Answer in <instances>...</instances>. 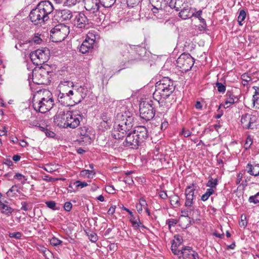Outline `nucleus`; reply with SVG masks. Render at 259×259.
Returning <instances> with one entry per match:
<instances>
[{"mask_svg": "<svg viewBox=\"0 0 259 259\" xmlns=\"http://www.w3.org/2000/svg\"><path fill=\"white\" fill-rule=\"evenodd\" d=\"M177 223V221L175 219H168L166 221V224L168 225L169 229H170L171 226H174Z\"/></svg>", "mask_w": 259, "mask_h": 259, "instance_id": "nucleus-58", "label": "nucleus"}, {"mask_svg": "<svg viewBox=\"0 0 259 259\" xmlns=\"http://www.w3.org/2000/svg\"><path fill=\"white\" fill-rule=\"evenodd\" d=\"M246 170L250 175L254 177L258 176L259 175V164H251L249 163L246 165Z\"/></svg>", "mask_w": 259, "mask_h": 259, "instance_id": "nucleus-23", "label": "nucleus"}, {"mask_svg": "<svg viewBox=\"0 0 259 259\" xmlns=\"http://www.w3.org/2000/svg\"><path fill=\"white\" fill-rule=\"evenodd\" d=\"M153 8H151V11L152 13L154 14L155 16L156 17H158V16H156V14H157L159 11H162V6H160V4L159 5H153Z\"/></svg>", "mask_w": 259, "mask_h": 259, "instance_id": "nucleus-46", "label": "nucleus"}, {"mask_svg": "<svg viewBox=\"0 0 259 259\" xmlns=\"http://www.w3.org/2000/svg\"><path fill=\"white\" fill-rule=\"evenodd\" d=\"M174 238L175 240L179 243L178 244H179V245L182 243L183 240L181 236L179 235H175Z\"/></svg>", "mask_w": 259, "mask_h": 259, "instance_id": "nucleus-62", "label": "nucleus"}, {"mask_svg": "<svg viewBox=\"0 0 259 259\" xmlns=\"http://www.w3.org/2000/svg\"><path fill=\"white\" fill-rule=\"evenodd\" d=\"M41 41V39L39 36H35L32 39L29 40V43H30L31 45L33 44H39Z\"/></svg>", "mask_w": 259, "mask_h": 259, "instance_id": "nucleus-53", "label": "nucleus"}, {"mask_svg": "<svg viewBox=\"0 0 259 259\" xmlns=\"http://www.w3.org/2000/svg\"><path fill=\"white\" fill-rule=\"evenodd\" d=\"M72 207V204L70 202H66L64 203V208L66 211H70Z\"/></svg>", "mask_w": 259, "mask_h": 259, "instance_id": "nucleus-57", "label": "nucleus"}, {"mask_svg": "<svg viewBox=\"0 0 259 259\" xmlns=\"http://www.w3.org/2000/svg\"><path fill=\"white\" fill-rule=\"evenodd\" d=\"M157 103L150 100L145 102L140 105V115L142 119L146 121L153 118L155 116V108Z\"/></svg>", "mask_w": 259, "mask_h": 259, "instance_id": "nucleus-8", "label": "nucleus"}, {"mask_svg": "<svg viewBox=\"0 0 259 259\" xmlns=\"http://www.w3.org/2000/svg\"><path fill=\"white\" fill-rule=\"evenodd\" d=\"M57 16L61 21L70 20L74 15L72 14L71 11L67 9L59 10L57 13Z\"/></svg>", "mask_w": 259, "mask_h": 259, "instance_id": "nucleus-21", "label": "nucleus"}, {"mask_svg": "<svg viewBox=\"0 0 259 259\" xmlns=\"http://www.w3.org/2000/svg\"><path fill=\"white\" fill-rule=\"evenodd\" d=\"M248 201L255 204H259V192L254 195L250 196L248 198Z\"/></svg>", "mask_w": 259, "mask_h": 259, "instance_id": "nucleus-42", "label": "nucleus"}, {"mask_svg": "<svg viewBox=\"0 0 259 259\" xmlns=\"http://www.w3.org/2000/svg\"><path fill=\"white\" fill-rule=\"evenodd\" d=\"M78 134L80 136L79 141L80 142H83L85 145L90 144L91 143L90 131L87 127H80Z\"/></svg>", "mask_w": 259, "mask_h": 259, "instance_id": "nucleus-16", "label": "nucleus"}, {"mask_svg": "<svg viewBox=\"0 0 259 259\" xmlns=\"http://www.w3.org/2000/svg\"><path fill=\"white\" fill-rule=\"evenodd\" d=\"M75 90L76 92L78 93L81 97V99L79 100L80 102L81 100L84 99L88 95L89 91L88 88L84 85H75Z\"/></svg>", "mask_w": 259, "mask_h": 259, "instance_id": "nucleus-27", "label": "nucleus"}, {"mask_svg": "<svg viewBox=\"0 0 259 259\" xmlns=\"http://www.w3.org/2000/svg\"><path fill=\"white\" fill-rule=\"evenodd\" d=\"M74 184L76 185V187H80V188H82L88 186V184L87 182H81L79 180L74 182Z\"/></svg>", "mask_w": 259, "mask_h": 259, "instance_id": "nucleus-50", "label": "nucleus"}, {"mask_svg": "<svg viewBox=\"0 0 259 259\" xmlns=\"http://www.w3.org/2000/svg\"><path fill=\"white\" fill-rule=\"evenodd\" d=\"M257 117L256 115L245 114L241 118L242 126L246 129H256Z\"/></svg>", "mask_w": 259, "mask_h": 259, "instance_id": "nucleus-13", "label": "nucleus"}, {"mask_svg": "<svg viewBox=\"0 0 259 259\" xmlns=\"http://www.w3.org/2000/svg\"><path fill=\"white\" fill-rule=\"evenodd\" d=\"M218 181L217 179H213V178H210L206 183V186L210 187L209 189H213V188H216V186L218 185Z\"/></svg>", "mask_w": 259, "mask_h": 259, "instance_id": "nucleus-39", "label": "nucleus"}, {"mask_svg": "<svg viewBox=\"0 0 259 259\" xmlns=\"http://www.w3.org/2000/svg\"><path fill=\"white\" fill-rule=\"evenodd\" d=\"M194 63V59L189 54L183 53L176 60V65L182 72L190 70Z\"/></svg>", "mask_w": 259, "mask_h": 259, "instance_id": "nucleus-10", "label": "nucleus"}, {"mask_svg": "<svg viewBox=\"0 0 259 259\" xmlns=\"http://www.w3.org/2000/svg\"><path fill=\"white\" fill-rule=\"evenodd\" d=\"M140 2L141 0H126V4L128 7L134 8L137 6Z\"/></svg>", "mask_w": 259, "mask_h": 259, "instance_id": "nucleus-44", "label": "nucleus"}, {"mask_svg": "<svg viewBox=\"0 0 259 259\" xmlns=\"http://www.w3.org/2000/svg\"><path fill=\"white\" fill-rule=\"evenodd\" d=\"M241 78L242 81H246V83H248L251 80V77L247 73H245L241 75Z\"/></svg>", "mask_w": 259, "mask_h": 259, "instance_id": "nucleus-54", "label": "nucleus"}, {"mask_svg": "<svg viewBox=\"0 0 259 259\" xmlns=\"http://www.w3.org/2000/svg\"><path fill=\"white\" fill-rule=\"evenodd\" d=\"M168 124H169L168 122L166 119H164V118L162 119L161 126H160L161 130L162 131L165 130L167 128V127H168Z\"/></svg>", "mask_w": 259, "mask_h": 259, "instance_id": "nucleus-52", "label": "nucleus"}, {"mask_svg": "<svg viewBox=\"0 0 259 259\" xmlns=\"http://www.w3.org/2000/svg\"><path fill=\"white\" fill-rule=\"evenodd\" d=\"M196 186L195 184H192L187 186L185 191V206L186 207H192L194 203V199L195 195L194 192L196 190Z\"/></svg>", "mask_w": 259, "mask_h": 259, "instance_id": "nucleus-14", "label": "nucleus"}, {"mask_svg": "<svg viewBox=\"0 0 259 259\" xmlns=\"http://www.w3.org/2000/svg\"><path fill=\"white\" fill-rule=\"evenodd\" d=\"M67 127L75 128L83 119V116L78 111H68Z\"/></svg>", "mask_w": 259, "mask_h": 259, "instance_id": "nucleus-12", "label": "nucleus"}, {"mask_svg": "<svg viewBox=\"0 0 259 259\" xmlns=\"http://www.w3.org/2000/svg\"><path fill=\"white\" fill-rule=\"evenodd\" d=\"M116 0H98L100 5L104 8H110L115 4Z\"/></svg>", "mask_w": 259, "mask_h": 259, "instance_id": "nucleus-35", "label": "nucleus"}, {"mask_svg": "<svg viewBox=\"0 0 259 259\" xmlns=\"http://www.w3.org/2000/svg\"><path fill=\"white\" fill-rule=\"evenodd\" d=\"M254 90L255 92L252 97V101L253 103L257 101L259 99V85L258 86H254L252 88Z\"/></svg>", "mask_w": 259, "mask_h": 259, "instance_id": "nucleus-43", "label": "nucleus"}, {"mask_svg": "<svg viewBox=\"0 0 259 259\" xmlns=\"http://www.w3.org/2000/svg\"><path fill=\"white\" fill-rule=\"evenodd\" d=\"M66 87H74V86L73 82L69 80L61 81L59 85V88L63 92L65 91Z\"/></svg>", "mask_w": 259, "mask_h": 259, "instance_id": "nucleus-34", "label": "nucleus"}, {"mask_svg": "<svg viewBox=\"0 0 259 259\" xmlns=\"http://www.w3.org/2000/svg\"><path fill=\"white\" fill-rule=\"evenodd\" d=\"M22 234L20 232L9 233V236L10 238H15L16 239H20L22 237Z\"/></svg>", "mask_w": 259, "mask_h": 259, "instance_id": "nucleus-49", "label": "nucleus"}, {"mask_svg": "<svg viewBox=\"0 0 259 259\" xmlns=\"http://www.w3.org/2000/svg\"><path fill=\"white\" fill-rule=\"evenodd\" d=\"M153 98L160 106L165 104V100L174 92L175 85L173 80L168 77H164L155 83Z\"/></svg>", "mask_w": 259, "mask_h": 259, "instance_id": "nucleus-5", "label": "nucleus"}, {"mask_svg": "<svg viewBox=\"0 0 259 259\" xmlns=\"http://www.w3.org/2000/svg\"><path fill=\"white\" fill-rule=\"evenodd\" d=\"M50 73L45 69H39L38 70H33L32 75L29 74L28 80L30 89L32 92H36L33 89V85L35 84H48L51 82L49 76Z\"/></svg>", "mask_w": 259, "mask_h": 259, "instance_id": "nucleus-6", "label": "nucleus"}, {"mask_svg": "<svg viewBox=\"0 0 259 259\" xmlns=\"http://www.w3.org/2000/svg\"><path fill=\"white\" fill-rule=\"evenodd\" d=\"M21 205H22V207L21 208V210H24L25 211H26L28 210V203H27V202L22 201L21 202Z\"/></svg>", "mask_w": 259, "mask_h": 259, "instance_id": "nucleus-64", "label": "nucleus"}, {"mask_svg": "<svg viewBox=\"0 0 259 259\" xmlns=\"http://www.w3.org/2000/svg\"><path fill=\"white\" fill-rule=\"evenodd\" d=\"M110 124L111 122L101 121L100 123V126L107 130L109 128Z\"/></svg>", "mask_w": 259, "mask_h": 259, "instance_id": "nucleus-61", "label": "nucleus"}, {"mask_svg": "<svg viewBox=\"0 0 259 259\" xmlns=\"http://www.w3.org/2000/svg\"><path fill=\"white\" fill-rule=\"evenodd\" d=\"M183 252L182 255L184 258H191L193 259H199V255L197 251L194 250L191 246H184L183 247Z\"/></svg>", "mask_w": 259, "mask_h": 259, "instance_id": "nucleus-20", "label": "nucleus"}, {"mask_svg": "<svg viewBox=\"0 0 259 259\" xmlns=\"http://www.w3.org/2000/svg\"><path fill=\"white\" fill-rule=\"evenodd\" d=\"M69 32V27L60 23L56 25L51 30L50 37L53 42H61L68 36Z\"/></svg>", "mask_w": 259, "mask_h": 259, "instance_id": "nucleus-7", "label": "nucleus"}, {"mask_svg": "<svg viewBox=\"0 0 259 259\" xmlns=\"http://www.w3.org/2000/svg\"><path fill=\"white\" fill-rule=\"evenodd\" d=\"M131 222L133 227L136 228H138L140 227L141 225H142V223L140 222V219L139 218L136 219L134 216L133 217H132V218L131 219ZM141 227L143 228H145V226L143 225H142Z\"/></svg>", "mask_w": 259, "mask_h": 259, "instance_id": "nucleus-41", "label": "nucleus"}, {"mask_svg": "<svg viewBox=\"0 0 259 259\" xmlns=\"http://www.w3.org/2000/svg\"><path fill=\"white\" fill-rule=\"evenodd\" d=\"M214 193L212 189H207L206 192L203 194L201 197V200L203 201L207 200L209 197Z\"/></svg>", "mask_w": 259, "mask_h": 259, "instance_id": "nucleus-38", "label": "nucleus"}, {"mask_svg": "<svg viewBox=\"0 0 259 259\" xmlns=\"http://www.w3.org/2000/svg\"><path fill=\"white\" fill-rule=\"evenodd\" d=\"M84 8L89 13L94 12L100 9V3L98 0H83Z\"/></svg>", "mask_w": 259, "mask_h": 259, "instance_id": "nucleus-18", "label": "nucleus"}, {"mask_svg": "<svg viewBox=\"0 0 259 259\" xmlns=\"http://www.w3.org/2000/svg\"><path fill=\"white\" fill-rule=\"evenodd\" d=\"M194 10L195 12L192 13V17L197 18L200 21V22L202 23L201 27L203 30H206L207 27L206 21L201 17L202 11L201 10L196 11V9H194Z\"/></svg>", "mask_w": 259, "mask_h": 259, "instance_id": "nucleus-26", "label": "nucleus"}, {"mask_svg": "<svg viewBox=\"0 0 259 259\" xmlns=\"http://www.w3.org/2000/svg\"><path fill=\"white\" fill-rule=\"evenodd\" d=\"M179 246V244L174 240H172L171 246V250L172 253L175 255H182L183 252V248L181 249H178V247Z\"/></svg>", "mask_w": 259, "mask_h": 259, "instance_id": "nucleus-33", "label": "nucleus"}, {"mask_svg": "<svg viewBox=\"0 0 259 259\" xmlns=\"http://www.w3.org/2000/svg\"><path fill=\"white\" fill-rule=\"evenodd\" d=\"M50 242L51 244L54 246H57L59 245H61L62 243V241L61 240H59V239L55 237H52L50 239Z\"/></svg>", "mask_w": 259, "mask_h": 259, "instance_id": "nucleus-45", "label": "nucleus"}, {"mask_svg": "<svg viewBox=\"0 0 259 259\" xmlns=\"http://www.w3.org/2000/svg\"><path fill=\"white\" fill-rule=\"evenodd\" d=\"M180 11L179 16L183 19H187L192 17L193 13L190 12L191 7L189 6L184 7Z\"/></svg>", "mask_w": 259, "mask_h": 259, "instance_id": "nucleus-25", "label": "nucleus"}, {"mask_svg": "<svg viewBox=\"0 0 259 259\" xmlns=\"http://www.w3.org/2000/svg\"><path fill=\"white\" fill-rule=\"evenodd\" d=\"M115 209L116 206H111L107 211L108 214L110 215H113L115 212Z\"/></svg>", "mask_w": 259, "mask_h": 259, "instance_id": "nucleus-63", "label": "nucleus"}, {"mask_svg": "<svg viewBox=\"0 0 259 259\" xmlns=\"http://www.w3.org/2000/svg\"><path fill=\"white\" fill-rule=\"evenodd\" d=\"M121 55L123 58L121 59L118 71L127 68L130 62L133 60H147V55H149L145 47L141 45H123L121 46Z\"/></svg>", "mask_w": 259, "mask_h": 259, "instance_id": "nucleus-2", "label": "nucleus"}, {"mask_svg": "<svg viewBox=\"0 0 259 259\" xmlns=\"http://www.w3.org/2000/svg\"><path fill=\"white\" fill-rule=\"evenodd\" d=\"M74 26L81 31L88 29L93 26V23L83 12L76 13L73 19Z\"/></svg>", "mask_w": 259, "mask_h": 259, "instance_id": "nucleus-9", "label": "nucleus"}, {"mask_svg": "<svg viewBox=\"0 0 259 259\" xmlns=\"http://www.w3.org/2000/svg\"><path fill=\"white\" fill-rule=\"evenodd\" d=\"M98 9L94 12L89 13L91 20L96 23L97 24H102L105 21L106 15L104 13L101 12Z\"/></svg>", "mask_w": 259, "mask_h": 259, "instance_id": "nucleus-17", "label": "nucleus"}, {"mask_svg": "<svg viewBox=\"0 0 259 259\" xmlns=\"http://www.w3.org/2000/svg\"><path fill=\"white\" fill-rule=\"evenodd\" d=\"M46 204L48 207L53 210H56L59 209V207H56V203L54 201H47Z\"/></svg>", "mask_w": 259, "mask_h": 259, "instance_id": "nucleus-47", "label": "nucleus"}, {"mask_svg": "<svg viewBox=\"0 0 259 259\" xmlns=\"http://www.w3.org/2000/svg\"><path fill=\"white\" fill-rule=\"evenodd\" d=\"M89 239L93 242H96L98 240L97 235L95 233H87Z\"/></svg>", "mask_w": 259, "mask_h": 259, "instance_id": "nucleus-51", "label": "nucleus"}, {"mask_svg": "<svg viewBox=\"0 0 259 259\" xmlns=\"http://www.w3.org/2000/svg\"><path fill=\"white\" fill-rule=\"evenodd\" d=\"M226 96V99L224 104V107L225 108H228L230 105L238 102L239 100V98L237 96H235L233 93L230 92H227Z\"/></svg>", "mask_w": 259, "mask_h": 259, "instance_id": "nucleus-22", "label": "nucleus"}, {"mask_svg": "<svg viewBox=\"0 0 259 259\" xmlns=\"http://www.w3.org/2000/svg\"><path fill=\"white\" fill-rule=\"evenodd\" d=\"M32 102L34 110L41 113L47 112L54 105L52 94L47 90H39L34 92Z\"/></svg>", "mask_w": 259, "mask_h": 259, "instance_id": "nucleus-4", "label": "nucleus"}, {"mask_svg": "<svg viewBox=\"0 0 259 259\" xmlns=\"http://www.w3.org/2000/svg\"><path fill=\"white\" fill-rule=\"evenodd\" d=\"M13 211L14 209L12 207L2 202H0V211L1 213L6 215L7 216H10Z\"/></svg>", "mask_w": 259, "mask_h": 259, "instance_id": "nucleus-29", "label": "nucleus"}, {"mask_svg": "<svg viewBox=\"0 0 259 259\" xmlns=\"http://www.w3.org/2000/svg\"><path fill=\"white\" fill-rule=\"evenodd\" d=\"M99 38V35L96 34L95 31H89L87 34L85 40H88L89 42L94 45L96 42L97 39Z\"/></svg>", "mask_w": 259, "mask_h": 259, "instance_id": "nucleus-30", "label": "nucleus"}, {"mask_svg": "<svg viewBox=\"0 0 259 259\" xmlns=\"http://www.w3.org/2000/svg\"><path fill=\"white\" fill-rule=\"evenodd\" d=\"M81 176L88 179H92L96 175L94 170L83 169L80 171Z\"/></svg>", "mask_w": 259, "mask_h": 259, "instance_id": "nucleus-32", "label": "nucleus"}, {"mask_svg": "<svg viewBox=\"0 0 259 259\" xmlns=\"http://www.w3.org/2000/svg\"><path fill=\"white\" fill-rule=\"evenodd\" d=\"M237 21L240 26L243 25L242 22L245 20L246 17V13L244 10H240L239 11Z\"/></svg>", "mask_w": 259, "mask_h": 259, "instance_id": "nucleus-36", "label": "nucleus"}, {"mask_svg": "<svg viewBox=\"0 0 259 259\" xmlns=\"http://www.w3.org/2000/svg\"><path fill=\"white\" fill-rule=\"evenodd\" d=\"M252 144V139L250 136H247L244 147L246 149H249Z\"/></svg>", "mask_w": 259, "mask_h": 259, "instance_id": "nucleus-48", "label": "nucleus"}, {"mask_svg": "<svg viewBox=\"0 0 259 259\" xmlns=\"http://www.w3.org/2000/svg\"><path fill=\"white\" fill-rule=\"evenodd\" d=\"M68 111L60 110L58 111L54 117V121L60 127L67 128Z\"/></svg>", "mask_w": 259, "mask_h": 259, "instance_id": "nucleus-15", "label": "nucleus"}, {"mask_svg": "<svg viewBox=\"0 0 259 259\" xmlns=\"http://www.w3.org/2000/svg\"><path fill=\"white\" fill-rule=\"evenodd\" d=\"M215 87L217 88L218 91L222 94L225 93L226 90V85L225 82L224 83L217 81L215 83Z\"/></svg>", "mask_w": 259, "mask_h": 259, "instance_id": "nucleus-37", "label": "nucleus"}, {"mask_svg": "<svg viewBox=\"0 0 259 259\" xmlns=\"http://www.w3.org/2000/svg\"><path fill=\"white\" fill-rule=\"evenodd\" d=\"M32 46L30 43H29V40L27 41H19L17 44L15 45V48L18 50H24L26 51L28 50L29 47Z\"/></svg>", "mask_w": 259, "mask_h": 259, "instance_id": "nucleus-31", "label": "nucleus"}, {"mask_svg": "<svg viewBox=\"0 0 259 259\" xmlns=\"http://www.w3.org/2000/svg\"><path fill=\"white\" fill-rule=\"evenodd\" d=\"M116 111L111 137L118 140L125 138L123 146L134 149L143 146L148 137V130L144 126H138L132 130L134 116L132 103L120 101L116 107Z\"/></svg>", "mask_w": 259, "mask_h": 259, "instance_id": "nucleus-1", "label": "nucleus"}, {"mask_svg": "<svg viewBox=\"0 0 259 259\" xmlns=\"http://www.w3.org/2000/svg\"><path fill=\"white\" fill-rule=\"evenodd\" d=\"M82 0H65V2L64 3V6L67 7H72L77 3H79Z\"/></svg>", "mask_w": 259, "mask_h": 259, "instance_id": "nucleus-40", "label": "nucleus"}, {"mask_svg": "<svg viewBox=\"0 0 259 259\" xmlns=\"http://www.w3.org/2000/svg\"><path fill=\"white\" fill-rule=\"evenodd\" d=\"M139 204L140 205V206H141V207L144 209L145 208H146V207H147L148 205L146 201L143 198H141L139 199Z\"/></svg>", "mask_w": 259, "mask_h": 259, "instance_id": "nucleus-60", "label": "nucleus"}, {"mask_svg": "<svg viewBox=\"0 0 259 259\" xmlns=\"http://www.w3.org/2000/svg\"><path fill=\"white\" fill-rule=\"evenodd\" d=\"M187 0H170L169 6L172 9H175L177 11H179L183 7Z\"/></svg>", "mask_w": 259, "mask_h": 259, "instance_id": "nucleus-24", "label": "nucleus"}, {"mask_svg": "<svg viewBox=\"0 0 259 259\" xmlns=\"http://www.w3.org/2000/svg\"><path fill=\"white\" fill-rule=\"evenodd\" d=\"M30 58L37 65L44 64L50 58V50L46 48L37 49L30 54Z\"/></svg>", "mask_w": 259, "mask_h": 259, "instance_id": "nucleus-11", "label": "nucleus"}, {"mask_svg": "<svg viewBox=\"0 0 259 259\" xmlns=\"http://www.w3.org/2000/svg\"><path fill=\"white\" fill-rule=\"evenodd\" d=\"M181 134L184 136V137L187 138L191 135L192 133L189 130H186L184 128H183L182 130Z\"/></svg>", "mask_w": 259, "mask_h": 259, "instance_id": "nucleus-59", "label": "nucleus"}, {"mask_svg": "<svg viewBox=\"0 0 259 259\" xmlns=\"http://www.w3.org/2000/svg\"><path fill=\"white\" fill-rule=\"evenodd\" d=\"M124 182L128 185H133L134 184L133 178L130 176H126L124 178Z\"/></svg>", "mask_w": 259, "mask_h": 259, "instance_id": "nucleus-55", "label": "nucleus"}, {"mask_svg": "<svg viewBox=\"0 0 259 259\" xmlns=\"http://www.w3.org/2000/svg\"><path fill=\"white\" fill-rule=\"evenodd\" d=\"M73 95V92L70 90L68 92H63L60 90L58 95V100L60 103L63 105H68L67 101L71 99V96Z\"/></svg>", "mask_w": 259, "mask_h": 259, "instance_id": "nucleus-19", "label": "nucleus"}, {"mask_svg": "<svg viewBox=\"0 0 259 259\" xmlns=\"http://www.w3.org/2000/svg\"><path fill=\"white\" fill-rule=\"evenodd\" d=\"M45 134L46 136L48 138H54L56 136V134L54 132L48 128H47Z\"/></svg>", "mask_w": 259, "mask_h": 259, "instance_id": "nucleus-56", "label": "nucleus"}, {"mask_svg": "<svg viewBox=\"0 0 259 259\" xmlns=\"http://www.w3.org/2000/svg\"><path fill=\"white\" fill-rule=\"evenodd\" d=\"M54 9V6L50 1H41L30 11L29 19L34 25L41 26L50 19L49 15Z\"/></svg>", "mask_w": 259, "mask_h": 259, "instance_id": "nucleus-3", "label": "nucleus"}, {"mask_svg": "<svg viewBox=\"0 0 259 259\" xmlns=\"http://www.w3.org/2000/svg\"><path fill=\"white\" fill-rule=\"evenodd\" d=\"M93 46L94 45L85 39L79 47V51L82 54H85L92 49Z\"/></svg>", "mask_w": 259, "mask_h": 259, "instance_id": "nucleus-28", "label": "nucleus"}]
</instances>
